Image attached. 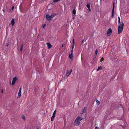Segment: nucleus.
Returning a JSON list of instances; mask_svg holds the SVG:
<instances>
[{
  "label": "nucleus",
  "instance_id": "1",
  "mask_svg": "<svg viewBox=\"0 0 129 129\" xmlns=\"http://www.w3.org/2000/svg\"><path fill=\"white\" fill-rule=\"evenodd\" d=\"M119 25L118 26V34H119L121 33L123 30L124 24L123 22H120V18L119 17H118Z\"/></svg>",
  "mask_w": 129,
  "mask_h": 129
},
{
  "label": "nucleus",
  "instance_id": "2",
  "mask_svg": "<svg viewBox=\"0 0 129 129\" xmlns=\"http://www.w3.org/2000/svg\"><path fill=\"white\" fill-rule=\"evenodd\" d=\"M79 119V116H78L75 120L74 124L76 125H79L81 123Z\"/></svg>",
  "mask_w": 129,
  "mask_h": 129
},
{
  "label": "nucleus",
  "instance_id": "3",
  "mask_svg": "<svg viewBox=\"0 0 129 129\" xmlns=\"http://www.w3.org/2000/svg\"><path fill=\"white\" fill-rule=\"evenodd\" d=\"M55 16V15H46V17L47 20L48 21H50L52 18Z\"/></svg>",
  "mask_w": 129,
  "mask_h": 129
},
{
  "label": "nucleus",
  "instance_id": "4",
  "mask_svg": "<svg viewBox=\"0 0 129 129\" xmlns=\"http://www.w3.org/2000/svg\"><path fill=\"white\" fill-rule=\"evenodd\" d=\"M17 79V78L16 77H15L13 78L12 81V85H13L15 84Z\"/></svg>",
  "mask_w": 129,
  "mask_h": 129
},
{
  "label": "nucleus",
  "instance_id": "5",
  "mask_svg": "<svg viewBox=\"0 0 129 129\" xmlns=\"http://www.w3.org/2000/svg\"><path fill=\"white\" fill-rule=\"evenodd\" d=\"M112 32V29L111 28H109L108 30L107 35L108 36H110L111 35Z\"/></svg>",
  "mask_w": 129,
  "mask_h": 129
},
{
  "label": "nucleus",
  "instance_id": "6",
  "mask_svg": "<svg viewBox=\"0 0 129 129\" xmlns=\"http://www.w3.org/2000/svg\"><path fill=\"white\" fill-rule=\"evenodd\" d=\"M72 72V70H70V71L67 70L66 72V76H68L71 74Z\"/></svg>",
  "mask_w": 129,
  "mask_h": 129
},
{
  "label": "nucleus",
  "instance_id": "7",
  "mask_svg": "<svg viewBox=\"0 0 129 129\" xmlns=\"http://www.w3.org/2000/svg\"><path fill=\"white\" fill-rule=\"evenodd\" d=\"M56 112V110H55L54 111V112H53V115L51 117V121H53L54 120V117H55V116Z\"/></svg>",
  "mask_w": 129,
  "mask_h": 129
},
{
  "label": "nucleus",
  "instance_id": "8",
  "mask_svg": "<svg viewBox=\"0 0 129 129\" xmlns=\"http://www.w3.org/2000/svg\"><path fill=\"white\" fill-rule=\"evenodd\" d=\"M21 88H20L19 92L18 94V98L20 97L21 96Z\"/></svg>",
  "mask_w": 129,
  "mask_h": 129
},
{
  "label": "nucleus",
  "instance_id": "9",
  "mask_svg": "<svg viewBox=\"0 0 129 129\" xmlns=\"http://www.w3.org/2000/svg\"><path fill=\"white\" fill-rule=\"evenodd\" d=\"M114 9V3L113 8V9H112V16H111V17L112 18H113V17Z\"/></svg>",
  "mask_w": 129,
  "mask_h": 129
},
{
  "label": "nucleus",
  "instance_id": "10",
  "mask_svg": "<svg viewBox=\"0 0 129 129\" xmlns=\"http://www.w3.org/2000/svg\"><path fill=\"white\" fill-rule=\"evenodd\" d=\"M47 46L48 49H50L51 47L52 46L50 43H47Z\"/></svg>",
  "mask_w": 129,
  "mask_h": 129
},
{
  "label": "nucleus",
  "instance_id": "11",
  "mask_svg": "<svg viewBox=\"0 0 129 129\" xmlns=\"http://www.w3.org/2000/svg\"><path fill=\"white\" fill-rule=\"evenodd\" d=\"M11 24L12 26H13L15 23L14 19V18H13L12 20L11 21Z\"/></svg>",
  "mask_w": 129,
  "mask_h": 129
},
{
  "label": "nucleus",
  "instance_id": "12",
  "mask_svg": "<svg viewBox=\"0 0 129 129\" xmlns=\"http://www.w3.org/2000/svg\"><path fill=\"white\" fill-rule=\"evenodd\" d=\"M86 7H87L89 11H90L91 9L90 7V5L89 4H87Z\"/></svg>",
  "mask_w": 129,
  "mask_h": 129
},
{
  "label": "nucleus",
  "instance_id": "13",
  "mask_svg": "<svg viewBox=\"0 0 129 129\" xmlns=\"http://www.w3.org/2000/svg\"><path fill=\"white\" fill-rule=\"evenodd\" d=\"M86 110V107H85L83 109V111L81 113V114L84 113V112H85Z\"/></svg>",
  "mask_w": 129,
  "mask_h": 129
},
{
  "label": "nucleus",
  "instance_id": "14",
  "mask_svg": "<svg viewBox=\"0 0 129 129\" xmlns=\"http://www.w3.org/2000/svg\"><path fill=\"white\" fill-rule=\"evenodd\" d=\"M73 54H70L69 56V58L70 59H71L72 60L73 59Z\"/></svg>",
  "mask_w": 129,
  "mask_h": 129
},
{
  "label": "nucleus",
  "instance_id": "15",
  "mask_svg": "<svg viewBox=\"0 0 129 129\" xmlns=\"http://www.w3.org/2000/svg\"><path fill=\"white\" fill-rule=\"evenodd\" d=\"M102 68H102V67L101 66H100L98 68L97 70V71H98L100 70H102Z\"/></svg>",
  "mask_w": 129,
  "mask_h": 129
},
{
  "label": "nucleus",
  "instance_id": "16",
  "mask_svg": "<svg viewBox=\"0 0 129 129\" xmlns=\"http://www.w3.org/2000/svg\"><path fill=\"white\" fill-rule=\"evenodd\" d=\"M76 10L75 9H73V12H72L75 15L76 14Z\"/></svg>",
  "mask_w": 129,
  "mask_h": 129
},
{
  "label": "nucleus",
  "instance_id": "17",
  "mask_svg": "<svg viewBox=\"0 0 129 129\" xmlns=\"http://www.w3.org/2000/svg\"><path fill=\"white\" fill-rule=\"evenodd\" d=\"M96 103L98 104V105H99L100 104V102L99 101H98L97 100H96Z\"/></svg>",
  "mask_w": 129,
  "mask_h": 129
},
{
  "label": "nucleus",
  "instance_id": "18",
  "mask_svg": "<svg viewBox=\"0 0 129 129\" xmlns=\"http://www.w3.org/2000/svg\"><path fill=\"white\" fill-rule=\"evenodd\" d=\"M60 0H54L53 1V2L54 3H56V2H58Z\"/></svg>",
  "mask_w": 129,
  "mask_h": 129
},
{
  "label": "nucleus",
  "instance_id": "19",
  "mask_svg": "<svg viewBox=\"0 0 129 129\" xmlns=\"http://www.w3.org/2000/svg\"><path fill=\"white\" fill-rule=\"evenodd\" d=\"M98 50L96 49L95 51V54L96 55H97L98 52Z\"/></svg>",
  "mask_w": 129,
  "mask_h": 129
},
{
  "label": "nucleus",
  "instance_id": "20",
  "mask_svg": "<svg viewBox=\"0 0 129 129\" xmlns=\"http://www.w3.org/2000/svg\"><path fill=\"white\" fill-rule=\"evenodd\" d=\"M79 119H80V121H81L82 119H84V118L83 117H80L79 116Z\"/></svg>",
  "mask_w": 129,
  "mask_h": 129
},
{
  "label": "nucleus",
  "instance_id": "21",
  "mask_svg": "<svg viewBox=\"0 0 129 129\" xmlns=\"http://www.w3.org/2000/svg\"><path fill=\"white\" fill-rule=\"evenodd\" d=\"M104 58L103 57L101 59L100 61L101 62H102V61H103L104 60Z\"/></svg>",
  "mask_w": 129,
  "mask_h": 129
},
{
  "label": "nucleus",
  "instance_id": "22",
  "mask_svg": "<svg viewBox=\"0 0 129 129\" xmlns=\"http://www.w3.org/2000/svg\"><path fill=\"white\" fill-rule=\"evenodd\" d=\"M46 26V24H44L43 25L42 27L44 28Z\"/></svg>",
  "mask_w": 129,
  "mask_h": 129
},
{
  "label": "nucleus",
  "instance_id": "23",
  "mask_svg": "<svg viewBox=\"0 0 129 129\" xmlns=\"http://www.w3.org/2000/svg\"><path fill=\"white\" fill-rule=\"evenodd\" d=\"M22 118L23 119V120H25V117H24V116H22Z\"/></svg>",
  "mask_w": 129,
  "mask_h": 129
},
{
  "label": "nucleus",
  "instance_id": "24",
  "mask_svg": "<svg viewBox=\"0 0 129 129\" xmlns=\"http://www.w3.org/2000/svg\"><path fill=\"white\" fill-rule=\"evenodd\" d=\"M74 44H73V46H72V50H73V49L74 48Z\"/></svg>",
  "mask_w": 129,
  "mask_h": 129
},
{
  "label": "nucleus",
  "instance_id": "25",
  "mask_svg": "<svg viewBox=\"0 0 129 129\" xmlns=\"http://www.w3.org/2000/svg\"><path fill=\"white\" fill-rule=\"evenodd\" d=\"M73 44L74 45L75 44V42H74V38L73 39Z\"/></svg>",
  "mask_w": 129,
  "mask_h": 129
},
{
  "label": "nucleus",
  "instance_id": "26",
  "mask_svg": "<svg viewBox=\"0 0 129 129\" xmlns=\"http://www.w3.org/2000/svg\"><path fill=\"white\" fill-rule=\"evenodd\" d=\"M95 129H100L99 127H95Z\"/></svg>",
  "mask_w": 129,
  "mask_h": 129
},
{
  "label": "nucleus",
  "instance_id": "27",
  "mask_svg": "<svg viewBox=\"0 0 129 129\" xmlns=\"http://www.w3.org/2000/svg\"><path fill=\"white\" fill-rule=\"evenodd\" d=\"M73 50H72L71 51V53L70 54H73Z\"/></svg>",
  "mask_w": 129,
  "mask_h": 129
},
{
  "label": "nucleus",
  "instance_id": "28",
  "mask_svg": "<svg viewBox=\"0 0 129 129\" xmlns=\"http://www.w3.org/2000/svg\"><path fill=\"white\" fill-rule=\"evenodd\" d=\"M83 42H84V39H83L82 41V42H81L82 44H83Z\"/></svg>",
  "mask_w": 129,
  "mask_h": 129
},
{
  "label": "nucleus",
  "instance_id": "29",
  "mask_svg": "<svg viewBox=\"0 0 129 129\" xmlns=\"http://www.w3.org/2000/svg\"><path fill=\"white\" fill-rule=\"evenodd\" d=\"M14 7L13 6L12 7V9H11L12 10H13L14 9Z\"/></svg>",
  "mask_w": 129,
  "mask_h": 129
},
{
  "label": "nucleus",
  "instance_id": "30",
  "mask_svg": "<svg viewBox=\"0 0 129 129\" xmlns=\"http://www.w3.org/2000/svg\"><path fill=\"white\" fill-rule=\"evenodd\" d=\"M22 47H21V49H20V50L21 51H22Z\"/></svg>",
  "mask_w": 129,
  "mask_h": 129
},
{
  "label": "nucleus",
  "instance_id": "31",
  "mask_svg": "<svg viewBox=\"0 0 129 129\" xmlns=\"http://www.w3.org/2000/svg\"><path fill=\"white\" fill-rule=\"evenodd\" d=\"M8 44H6V46H8Z\"/></svg>",
  "mask_w": 129,
  "mask_h": 129
},
{
  "label": "nucleus",
  "instance_id": "32",
  "mask_svg": "<svg viewBox=\"0 0 129 129\" xmlns=\"http://www.w3.org/2000/svg\"><path fill=\"white\" fill-rule=\"evenodd\" d=\"M1 92L2 93H3V89H2L1 90Z\"/></svg>",
  "mask_w": 129,
  "mask_h": 129
},
{
  "label": "nucleus",
  "instance_id": "33",
  "mask_svg": "<svg viewBox=\"0 0 129 129\" xmlns=\"http://www.w3.org/2000/svg\"><path fill=\"white\" fill-rule=\"evenodd\" d=\"M23 45H22L21 47H22V48H23Z\"/></svg>",
  "mask_w": 129,
  "mask_h": 129
},
{
  "label": "nucleus",
  "instance_id": "34",
  "mask_svg": "<svg viewBox=\"0 0 129 129\" xmlns=\"http://www.w3.org/2000/svg\"><path fill=\"white\" fill-rule=\"evenodd\" d=\"M36 129H39V128H38V127H37Z\"/></svg>",
  "mask_w": 129,
  "mask_h": 129
},
{
  "label": "nucleus",
  "instance_id": "35",
  "mask_svg": "<svg viewBox=\"0 0 129 129\" xmlns=\"http://www.w3.org/2000/svg\"><path fill=\"white\" fill-rule=\"evenodd\" d=\"M3 11L4 12H5V10H4H4H3Z\"/></svg>",
  "mask_w": 129,
  "mask_h": 129
},
{
  "label": "nucleus",
  "instance_id": "36",
  "mask_svg": "<svg viewBox=\"0 0 129 129\" xmlns=\"http://www.w3.org/2000/svg\"><path fill=\"white\" fill-rule=\"evenodd\" d=\"M74 18H75L74 17H73V19H74Z\"/></svg>",
  "mask_w": 129,
  "mask_h": 129
},
{
  "label": "nucleus",
  "instance_id": "37",
  "mask_svg": "<svg viewBox=\"0 0 129 129\" xmlns=\"http://www.w3.org/2000/svg\"><path fill=\"white\" fill-rule=\"evenodd\" d=\"M62 47H63V45H62Z\"/></svg>",
  "mask_w": 129,
  "mask_h": 129
}]
</instances>
